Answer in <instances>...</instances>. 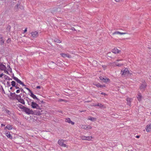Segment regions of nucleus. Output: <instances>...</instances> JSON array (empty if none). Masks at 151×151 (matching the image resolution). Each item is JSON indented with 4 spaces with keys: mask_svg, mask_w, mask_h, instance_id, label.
Returning a JSON list of instances; mask_svg holds the SVG:
<instances>
[{
    "mask_svg": "<svg viewBox=\"0 0 151 151\" xmlns=\"http://www.w3.org/2000/svg\"><path fill=\"white\" fill-rule=\"evenodd\" d=\"M31 106L33 108H36L37 109H38V111L37 112V113H36V114H41V113H40L42 112L41 109L39 105L36 104V103L34 102H31Z\"/></svg>",
    "mask_w": 151,
    "mask_h": 151,
    "instance_id": "f257e3e1",
    "label": "nucleus"
},
{
    "mask_svg": "<svg viewBox=\"0 0 151 151\" xmlns=\"http://www.w3.org/2000/svg\"><path fill=\"white\" fill-rule=\"evenodd\" d=\"M24 109V111L27 114H35V112L32 110L29 109L25 107H23Z\"/></svg>",
    "mask_w": 151,
    "mask_h": 151,
    "instance_id": "f03ea898",
    "label": "nucleus"
},
{
    "mask_svg": "<svg viewBox=\"0 0 151 151\" xmlns=\"http://www.w3.org/2000/svg\"><path fill=\"white\" fill-rule=\"evenodd\" d=\"M21 94H20L19 95H16L17 97L16 98V99L19 102L22 103L23 104H24L25 102L24 100L21 98V96L20 95Z\"/></svg>",
    "mask_w": 151,
    "mask_h": 151,
    "instance_id": "7ed1b4c3",
    "label": "nucleus"
},
{
    "mask_svg": "<svg viewBox=\"0 0 151 151\" xmlns=\"http://www.w3.org/2000/svg\"><path fill=\"white\" fill-rule=\"evenodd\" d=\"M56 64L54 62L51 61L49 62L48 63V66L51 68L54 69L56 66Z\"/></svg>",
    "mask_w": 151,
    "mask_h": 151,
    "instance_id": "20e7f679",
    "label": "nucleus"
},
{
    "mask_svg": "<svg viewBox=\"0 0 151 151\" xmlns=\"http://www.w3.org/2000/svg\"><path fill=\"white\" fill-rule=\"evenodd\" d=\"M64 140L63 139H59L58 141V143L61 146L63 147H67L65 144L64 143Z\"/></svg>",
    "mask_w": 151,
    "mask_h": 151,
    "instance_id": "39448f33",
    "label": "nucleus"
},
{
    "mask_svg": "<svg viewBox=\"0 0 151 151\" xmlns=\"http://www.w3.org/2000/svg\"><path fill=\"white\" fill-rule=\"evenodd\" d=\"M13 78L18 83H19L21 85H22L23 86H26V85L24 84V83L22 82L19 79L15 77H13Z\"/></svg>",
    "mask_w": 151,
    "mask_h": 151,
    "instance_id": "423d86ee",
    "label": "nucleus"
},
{
    "mask_svg": "<svg viewBox=\"0 0 151 151\" xmlns=\"http://www.w3.org/2000/svg\"><path fill=\"white\" fill-rule=\"evenodd\" d=\"M121 72H122V75H124L125 76H127L129 73V71L128 68H125L123 70H122Z\"/></svg>",
    "mask_w": 151,
    "mask_h": 151,
    "instance_id": "0eeeda50",
    "label": "nucleus"
},
{
    "mask_svg": "<svg viewBox=\"0 0 151 151\" xmlns=\"http://www.w3.org/2000/svg\"><path fill=\"white\" fill-rule=\"evenodd\" d=\"M99 78L102 81L106 83L110 81V80L109 78H105L101 76L99 77Z\"/></svg>",
    "mask_w": 151,
    "mask_h": 151,
    "instance_id": "6e6552de",
    "label": "nucleus"
},
{
    "mask_svg": "<svg viewBox=\"0 0 151 151\" xmlns=\"http://www.w3.org/2000/svg\"><path fill=\"white\" fill-rule=\"evenodd\" d=\"M147 84L146 83H142L140 86L139 88L142 91H144L146 88Z\"/></svg>",
    "mask_w": 151,
    "mask_h": 151,
    "instance_id": "1a4fd4ad",
    "label": "nucleus"
},
{
    "mask_svg": "<svg viewBox=\"0 0 151 151\" xmlns=\"http://www.w3.org/2000/svg\"><path fill=\"white\" fill-rule=\"evenodd\" d=\"M92 138V137L91 136L86 137L85 136H83L81 137V138L83 140L88 141L90 140Z\"/></svg>",
    "mask_w": 151,
    "mask_h": 151,
    "instance_id": "9d476101",
    "label": "nucleus"
},
{
    "mask_svg": "<svg viewBox=\"0 0 151 151\" xmlns=\"http://www.w3.org/2000/svg\"><path fill=\"white\" fill-rule=\"evenodd\" d=\"M5 134L7 137L10 139L12 138V135L10 134V132L9 131H6L4 133Z\"/></svg>",
    "mask_w": 151,
    "mask_h": 151,
    "instance_id": "9b49d317",
    "label": "nucleus"
},
{
    "mask_svg": "<svg viewBox=\"0 0 151 151\" xmlns=\"http://www.w3.org/2000/svg\"><path fill=\"white\" fill-rule=\"evenodd\" d=\"M6 68V67L2 63L0 62V70H4Z\"/></svg>",
    "mask_w": 151,
    "mask_h": 151,
    "instance_id": "f8f14e48",
    "label": "nucleus"
},
{
    "mask_svg": "<svg viewBox=\"0 0 151 151\" xmlns=\"http://www.w3.org/2000/svg\"><path fill=\"white\" fill-rule=\"evenodd\" d=\"M146 130L147 132H148L151 131V123L147 126L146 127Z\"/></svg>",
    "mask_w": 151,
    "mask_h": 151,
    "instance_id": "ddd939ff",
    "label": "nucleus"
},
{
    "mask_svg": "<svg viewBox=\"0 0 151 151\" xmlns=\"http://www.w3.org/2000/svg\"><path fill=\"white\" fill-rule=\"evenodd\" d=\"M81 128L84 129H85L88 130V129H91L92 128V127L90 125L87 126L82 125Z\"/></svg>",
    "mask_w": 151,
    "mask_h": 151,
    "instance_id": "4468645a",
    "label": "nucleus"
},
{
    "mask_svg": "<svg viewBox=\"0 0 151 151\" xmlns=\"http://www.w3.org/2000/svg\"><path fill=\"white\" fill-rule=\"evenodd\" d=\"M112 51L113 53L117 54L119 53L120 51V50H118L116 47H114V49L112 50Z\"/></svg>",
    "mask_w": 151,
    "mask_h": 151,
    "instance_id": "2eb2a0df",
    "label": "nucleus"
},
{
    "mask_svg": "<svg viewBox=\"0 0 151 151\" xmlns=\"http://www.w3.org/2000/svg\"><path fill=\"white\" fill-rule=\"evenodd\" d=\"M32 36L33 37H37L38 35V33L37 31L34 32H31Z\"/></svg>",
    "mask_w": 151,
    "mask_h": 151,
    "instance_id": "dca6fc26",
    "label": "nucleus"
},
{
    "mask_svg": "<svg viewBox=\"0 0 151 151\" xmlns=\"http://www.w3.org/2000/svg\"><path fill=\"white\" fill-rule=\"evenodd\" d=\"M137 98L138 101H141V99L142 98V96L141 95V93L139 92L137 94Z\"/></svg>",
    "mask_w": 151,
    "mask_h": 151,
    "instance_id": "f3484780",
    "label": "nucleus"
},
{
    "mask_svg": "<svg viewBox=\"0 0 151 151\" xmlns=\"http://www.w3.org/2000/svg\"><path fill=\"white\" fill-rule=\"evenodd\" d=\"M30 94V96L31 97H32L33 99H36L37 101L39 100V99L36 97V96L33 94L32 92H31Z\"/></svg>",
    "mask_w": 151,
    "mask_h": 151,
    "instance_id": "a211bd4d",
    "label": "nucleus"
},
{
    "mask_svg": "<svg viewBox=\"0 0 151 151\" xmlns=\"http://www.w3.org/2000/svg\"><path fill=\"white\" fill-rule=\"evenodd\" d=\"M4 40L3 39V37L1 35H0V43L1 45H3L4 43Z\"/></svg>",
    "mask_w": 151,
    "mask_h": 151,
    "instance_id": "6ab92c4d",
    "label": "nucleus"
},
{
    "mask_svg": "<svg viewBox=\"0 0 151 151\" xmlns=\"http://www.w3.org/2000/svg\"><path fill=\"white\" fill-rule=\"evenodd\" d=\"M126 33L121 32L118 31H116L113 33V35L120 34L121 35L126 34Z\"/></svg>",
    "mask_w": 151,
    "mask_h": 151,
    "instance_id": "aec40b11",
    "label": "nucleus"
},
{
    "mask_svg": "<svg viewBox=\"0 0 151 151\" xmlns=\"http://www.w3.org/2000/svg\"><path fill=\"white\" fill-rule=\"evenodd\" d=\"M12 126L10 125V124H8L5 128L4 129L5 130L6 129H7L9 130H10L12 129Z\"/></svg>",
    "mask_w": 151,
    "mask_h": 151,
    "instance_id": "412c9836",
    "label": "nucleus"
},
{
    "mask_svg": "<svg viewBox=\"0 0 151 151\" xmlns=\"http://www.w3.org/2000/svg\"><path fill=\"white\" fill-rule=\"evenodd\" d=\"M3 111H4L5 112V113L6 114H8L9 115H10L11 114V112L9 110H8L6 108H4V109H3Z\"/></svg>",
    "mask_w": 151,
    "mask_h": 151,
    "instance_id": "4be33fe9",
    "label": "nucleus"
},
{
    "mask_svg": "<svg viewBox=\"0 0 151 151\" xmlns=\"http://www.w3.org/2000/svg\"><path fill=\"white\" fill-rule=\"evenodd\" d=\"M88 119L91 121L93 122L96 120V118L92 117L90 116Z\"/></svg>",
    "mask_w": 151,
    "mask_h": 151,
    "instance_id": "5701e85b",
    "label": "nucleus"
},
{
    "mask_svg": "<svg viewBox=\"0 0 151 151\" xmlns=\"http://www.w3.org/2000/svg\"><path fill=\"white\" fill-rule=\"evenodd\" d=\"M16 95H17L15 93H10V95L11 96H12L13 97H14L15 96L16 98V97H17L16 96Z\"/></svg>",
    "mask_w": 151,
    "mask_h": 151,
    "instance_id": "b1692460",
    "label": "nucleus"
},
{
    "mask_svg": "<svg viewBox=\"0 0 151 151\" xmlns=\"http://www.w3.org/2000/svg\"><path fill=\"white\" fill-rule=\"evenodd\" d=\"M131 99L129 98H127V103L128 105H130V104L131 103Z\"/></svg>",
    "mask_w": 151,
    "mask_h": 151,
    "instance_id": "393cba45",
    "label": "nucleus"
},
{
    "mask_svg": "<svg viewBox=\"0 0 151 151\" xmlns=\"http://www.w3.org/2000/svg\"><path fill=\"white\" fill-rule=\"evenodd\" d=\"M20 3L19 2L17 3V5L15 6V9H18L19 8V6H20Z\"/></svg>",
    "mask_w": 151,
    "mask_h": 151,
    "instance_id": "a878e982",
    "label": "nucleus"
},
{
    "mask_svg": "<svg viewBox=\"0 0 151 151\" xmlns=\"http://www.w3.org/2000/svg\"><path fill=\"white\" fill-rule=\"evenodd\" d=\"M11 85L12 87H14V86H15L16 85V83L15 81H12L11 82Z\"/></svg>",
    "mask_w": 151,
    "mask_h": 151,
    "instance_id": "bb28decb",
    "label": "nucleus"
},
{
    "mask_svg": "<svg viewBox=\"0 0 151 151\" xmlns=\"http://www.w3.org/2000/svg\"><path fill=\"white\" fill-rule=\"evenodd\" d=\"M94 85L96 86V87H101V85L99 83H98L97 84L93 83Z\"/></svg>",
    "mask_w": 151,
    "mask_h": 151,
    "instance_id": "cd10ccee",
    "label": "nucleus"
},
{
    "mask_svg": "<svg viewBox=\"0 0 151 151\" xmlns=\"http://www.w3.org/2000/svg\"><path fill=\"white\" fill-rule=\"evenodd\" d=\"M115 64L116 66H119V67H120L122 65H123V64L122 63L119 64L118 63H117V62Z\"/></svg>",
    "mask_w": 151,
    "mask_h": 151,
    "instance_id": "c85d7f7f",
    "label": "nucleus"
},
{
    "mask_svg": "<svg viewBox=\"0 0 151 151\" xmlns=\"http://www.w3.org/2000/svg\"><path fill=\"white\" fill-rule=\"evenodd\" d=\"M96 106H98L100 107L101 108H102L103 106V105L101 104L98 103L97 105H96Z\"/></svg>",
    "mask_w": 151,
    "mask_h": 151,
    "instance_id": "c756f323",
    "label": "nucleus"
},
{
    "mask_svg": "<svg viewBox=\"0 0 151 151\" xmlns=\"http://www.w3.org/2000/svg\"><path fill=\"white\" fill-rule=\"evenodd\" d=\"M55 41L58 43H60L61 42V41L58 39H55Z\"/></svg>",
    "mask_w": 151,
    "mask_h": 151,
    "instance_id": "7c9ffc66",
    "label": "nucleus"
},
{
    "mask_svg": "<svg viewBox=\"0 0 151 151\" xmlns=\"http://www.w3.org/2000/svg\"><path fill=\"white\" fill-rule=\"evenodd\" d=\"M70 121V119L69 118H67L65 119V121L69 123Z\"/></svg>",
    "mask_w": 151,
    "mask_h": 151,
    "instance_id": "2f4dec72",
    "label": "nucleus"
},
{
    "mask_svg": "<svg viewBox=\"0 0 151 151\" xmlns=\"http://www.w3.org/2000/svg\"><path fill=\"white\" fill-rule=\"evenodd\" d=\"M60 55L62 57L65 58V57H66L67 54H65V53H61V54H60Z\"/></svg>",
    "mask_w": 151,
    "mask_h": 151,
    "instance_id": "473e14b6",
    "label": "nucleus"
},
{
    "mask_svg": "<svg viewBox=\"0 0 151 151\" xmlns=\"http://www.w3.org/2000/svg\"><path fill=\"white\" fill-rule=\"evenodd\" d=\"M27 98L28 99L27 100V101L28 102V103H29V102L30 101V102H31L32 101V99H30L29 98H28L27 97ZM28 104L29 105L30 104Z\"/></svg>",
    "mask_w": 151,
    "mask_h": 151,
    "instance_id": "72a5a7b5",
    "label": "nucleus"
},
{
    "mask_svg": "<svg viewBox=\"0 0 151 151\" xmlns=\"http://www.w3.org/2000/svg\"><path fill=\"white\" fill-rule=\"evenodd\" d=\"M25 88L27 90L29 91L30 92V93H31V92H32V91L28 88L27 87H25Z\"/></svg>",
    "mask_w": 151,
    "mask_h": 151,
    "instance_id": "f704fd0d",
    "label": "nucleus"
},
{
    "mask_svg": "<svg viewBox=\"0 0 151 151\" xmlns=\"http://www.w3.org/2000/svg\"><path fill=\"white\" fill-rule=\"evenodd\" d=\"M6 80L8 79L9 80H12V79L9 78L8 76H7L6 78H5Z\"/></svg>",
    "mask_w": 151,
    "mask_h": 151,
    "instance_id": "c9c22d12",
    "label": "nucleus"
},
{
    "mask_svg": "<svg viewBox=\"0 0 151 151\" xmlns=\"http://www.w3.org/2000/svg\"><path fill=\"white\" fill-rule=\"evenodd\" d=\"M7 86L8 87H10L11 86L10 82L9 81H7Z\"/></svg>",
    "mask_w": 151,
    "mask_h": 151,
    "instance_id": "e433bc0d",
    "label": "nucleus"
},
{
    "mask_svg": "<svg viewBox=\"0 0 151 151\" xmlns=\"http://www.w3.org/2000/svg\"><path fill=\"white\" fill-rule=\"evenodd\" d=\"M6 69H5L4 70H3L4 71V73H6V74H9V72L8 71L6 70Z\"/></svg>",
    "mask_w": 151,
    "mask_h": 151,
    "instance_id": "4c0bfd02",
    "label": "nucleus"
},
{
    "mask_svg": "<svg viewBox=\"0 0 151 151\" xmlns=\"http://www.w3.org/2000/svg\"><path fill=\"white\" fill-rule=\"evenodd\" d=\"M11 41V40L10 39V38H9L8 39V40H7L6 41V42L7 43H9Z\"/></svg>",
    "mask_w": 151,
    "mask_h": 151,
    "instance_id": "58836bf2",
    "label": "nucleus"
},
{
    "mask_svg": "<svg viewBox=\"0 0 151 151\" xmlns=\"http://www.w3.org/2000/svg\"><path fill=\"white\" fill-rule=\"evenodd\" d=\"M20 108L21 109H22L23 110V111H24V109H23V107H24V106L22 105L21 104H20Z\"/></svg>",
    "mask_w": 151,
    "mask_h": 151,
    "instance_id": "ea45409f",
    "label": "nucleus"
},
{
    "mask_svg": "<svg viewBox=\"0 0 151 151\" xmlns=\"http://www.w3.org/2000/svg\"><path fill=\"white\" fill-rule=\"evenodd\" d=\"M18 85V84H17V85H16L15 86H14V87H15V88H16V89H20V88H19V87L18 86H17V85Z\"/></svg>",
    "mask_w": 151,
    "mask_h": 151,
    "instance_id": "a19ab883",
    "label": "nucleus"
},
{
    "mask_svg": "<svg viewBox=\"0 0 151 151\" xmlns=\"http://www.w3.org/2000/svg\"><path fill=\"white\" fill-rule=\"evenodd\" d=\"M20 91L22 92H23L24 93H25V92L24 91L23 89L22 88H20Z\"/></svg>",
    "mask_w": 151,
    "mask_h": 151,
    "instance_id": "79ce46f5",
    "label": "nucleus"
},
{
    "mask_svg": "<svg viewBox=\"0 0 151 151\" xmlns=\"http://www.w3.org/2000/svg\"><path fill=\"white\" fill-rule=\"evenodd\" d=\"M69 123H71L72 125H74V122H72V121H70V122Z\"/></svg>",
    "mask_w": 151,
    "mask_h": 151,
    "instance_id": "37998d69",
    "label": "nucleus"
},
{
    "mask_svg": "<svg viewBox=\"0 0 151 151\" xmlns=\"http://www.w3.org/2000/svg\"><path fill=\"white\" fill-rule=\"evenodd\" d=\"M20 91V89H18V90H17L16 92L17 93H19Z\"/></svg>",
    "mask_w": 151,
    "mask_h": 151,
    "instance_id": "c03bdc74",
    "label": "nucleus"
},
{
    "mask_svg": "<svg viewBox=\"0 0 151 151\" xmlns=\"http://www.w3.org/2000/svg\"><path fill=\"white\" fill-rule=\"evenodd\" d=\"M70 55L69 54H67L66 57L70 58Z\"/></svg>",
    "mask_w": 151,
    "mask_h": 151,
    "instance_id": "a18cd8bd",
    "label": "nucleus"
},
{
    "mask_svg": "<svg viewBox=\"0 0 151 151\" xmlns=\"http://www.w3.org/2000/svg\"><path fill=\"white\" fill-rule=\"evenodd\" d=\"M71 29L72 30H76L75 28L74 27H72L71 28Z\"/></svg>",
    "mask_w": 151,
    "mask_h": 151,
    "instance_id": "49530a36",
    "label": "nucleus"
},
{
    "mask_svg": "<svg viewBox=\"0 0 151 151\" xmlns=\"http://www.w3.org/2000/svg\"><path fill=\"white\" fill-rule=\"evenodd\" d=\"M38 101V102H39V103H43L44 102L42 101H41L39 100V101Z\"/></svg>",
    "mask_w": 151,
    "mask_h": 151,
    "instance_id": "de8ad7c7",
    "label": "nucleus"
},
{
    "mask_svg": "<svg viewBox=\"0 0 151 151\" xmlns=\"http://www.w3.org/2000/svg\"><path fill=\"white\" fill-rule=\"evenodd\" d=\"M101 94L102 95H106V93H103V92H102L101 93Z\"/></svg>",
    "mask_w": 151,
    "mask_h": 151,
    "instance_id": "09e8293b",
    "label": "nucleus"
},
{
    "mask_svg": "<svg viewBox=\"0 0 151 151\" xmlns=\"http://www.w3.org/2000/svg\"><path fill=\"white\" fill-rule=\"evenodd\" d=\"M4 75V74L3 73H2L0 75V78H1L2 76Z\"/></svg>",
    "mask_w": 151,
    "mask_h": 151,
    "instance_id": "8fccbe9b",
    "label": "nucleus"
},
{
    "mask_svg": "<svg viewBox=\"0 0 151 151\" xmlns=\"http://www.w3.org/2000/svg\"><path fill=\"white\" fill-rule=\"evenodd\" d=\"M36 88L37 89H40V86H37L36 87Z\"/></svg>",
    "mask_w": 151,
    "mask_h": 151,
    "instance_id": "3c124183",
    "label": "nucleus"
},
{
    "mask_svg": "<svg viewBox=\"0 0 151 151\" xmlns=\"http://www.w3.org/2000/svg\"><path fill=\"white\" fill-rule=\"evenodd\" d=\"M27 28H26L24 30V32H25L27 31Z\"/></svg>",
    "mask_w": 151,
    "mask_h": 151,
    "instance_id": "603ef678",
    "label": "nucleus"
},
{
    "mask_svg": "<svg viewBox=\"0 0 151 151\" xmlns=\"http://www.w3.org/2000/svg\"><path fill=\"white\" fill-rule=\"evenodd\" d=\"M101 88H102L103 87H105L106 86L105 85H101Z\"/></svg>",
    "mask_w": 151,
    "mask_h": 151,
    "instance_id": "864d4df0",
    "label": "nucleus"
},
{
    "mask_svg": "<svg viewBox=\"0 0 151 151\" xmlns=\"http://www.w3.org/2000/svg\"><path fill=\"white\" fill-rule=\"evenodd\" d=\"M10 72H12V69L11 68H10V69L9 70Z\"/></svg>",
    "mask_w": 151,
    "mask_h": 151,
    "instance_id": "5fc2aeb1",
    "label": "nucleus"
},
{
    "mask_svg": "<svg viewBox=\"0 0 151 151\" xmlns=\"http://www.w3.org/2000/svg\"><path fill=\"white\" fill-rule=\"evenodd\" d=\"M136 137L137 138H139L140 137V136L139 135H137Z\"/></svg>",
    "mask_w": 151,
    "mask_h": 151,
    "instance_id": "6e6d98bb",
    "label": "nucleus"
},
{
    "mask_svg": "<svg viewBox=\"0 0 151 151\" xmlns=\"http://www.w3.org/2000/svg\"><path fill=\"white\" fill-rule=\"evenodd\" d=\"M1 126L2 127H4L5 126V125L3 124H1Z\"/></svg>",
    "mask_w": 151,
    "mask_h": 151,
    "instance_id": "4d7b16f0",
    "label": "nucleus"
},
{
    "mask_svg": "<svg viewBox=\"0 0 151 151\" xmlns=\"http://www.w3.org/2000/svg\"><path fill=\"white\" fill-rule=\"evenodd\" d=\"M86 110H82V111H80L81 112H84Z\"/></svg>",
    "mask_w": 151,
    "mask_h": 151,
    "instance_id": "13d9d810",
    "label": "nucleus"
},
{
    "mask_svg": "<svg viewBox=\"0 0 151 151\" xmlns=\"http://www.w3.org/2000/svg\"><path fill=\"white\" fill-rule=\"evenodd\" d=\"M148 49L149 50H151V48L150 47H148Z\"/></svg>",
    "mask_w": 151,
    "mask_h": 151,
    "instance_id": "bf43d9fd",
    "label": "nucleus"
},
{
    "mask_svg": "<svg viewBox=\"0 0 151 151\" xmlns=\"http://www.w3.org/2000/svg\"><path fill=\"white\" fill-rule=\"evenodd\" d=\"M13 87H12H12H11L10 88V89L11 90H12V89H13Z\"/></svg>",
    "mask_w": 151,
    "mask_h": 151,
    "instance_id": "052dcab7",
    "label": "nucleus"
},
{
    "mask_svg": "<svg viewBox=\"0 0 151 151\" xmlns=\"http://www.w3.org/2000/svg\"><path fill=\"white\" fill-rule=\"evenodd\" d=\"M63 101V99H60V100H59V101Z\"/></svg>",
    "mask_w": 151,
    "mask_h": 151,
    "instance_id": "680f3d73",
    "label": "nucleus"
},
{
    "mask_svg": "<svg viewBox=\"0 0 151 151\" xmlns=\"http://www.w3.org/2000/svg\"><path fill=\"white\" fill-rule=\"evenodd\" d=\"M122 60L118 59L117 60V61H120V60Z\"/></svg>",
    "mask_w": 151,
    "mask_h": 151,
    "instance_id": "e2e57ef3",
    "label": "nucleus"
},
{
    "mask_svg": "<svg viewBox=\"0 0 151 151\" xmlns=\"http://www.w3.org/2000/svg\"><path fill=\"white\" fill-rule=\"evenodd\" d=\"M115 1H116V2H118L119 1V0H115Z\"/></svg>",
    "mask_w": 151,
    "mask_h": 151,
    "instance_id": "0e129e2a",
    "label": "nucleus"
},
{
    "mask_svg": "<svg viewBox=\"0 0 151 151\" xmlns=\"http://www.w3.org/2000/svg\"><path fill=\"white\" fill-rule=\"evenodd\" d=\"M102 66L103 68H104V67H106V66H105V65H103Z\"/></svg>",
    "mask_w": 151,
    "mask_h": 151,
    "instance_id": "69168bd1",
    "label": "nucleus"
},
{
    "mask_svg": "<svg viewBox=\"0 0 151 151\" xmlns=\"http://www.w3.org/2000/svg\"><path fill=\"white\" fill-rule=\"evenodd\" d=\"M35 118L34 119V120H36L37 119V118L36 117L35 118Z\"/></svg>",
    "mask_w": 151,
    "mask_h": 151,
    "instance_id": "338daca9",
    "label": "nucleus"
},
{
    "mask_svg": "<svg viewBox=\"0 0 151 151\" xmlns=\"http://www.w3.org/2000/svg\"><path fill=\"white\" fill-rule=\"evenodd\" d=\"M21 9H23V6H22V7L20 8Z\"/></svg>",
    "mask_w": 151,
    "mask_h": 151,
    "instance_id": "774afa93",
    "label": "nucleus"
}]
</instances>
